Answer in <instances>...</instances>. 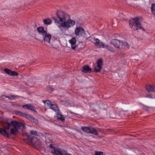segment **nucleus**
Masks as SVG:
<instances>
[{
    "instance_id": "23",
    "label": "nucleus",
    "mask_w": 155,
    "mask_h": 155,
    "mask_svg": "<svg viewBox=\"0 0 155 155\" xmlns=\"http://www.w3.org/2000/svg\"><path fill=\"white\" fill-rule=\"evenodd\" d=\"M11 125V123L10 124L8 122H6L5 124V125L4 126L3 129L7 130L9 129V127Z\"/></svg>"
},
{
    "instance_id": "13",
    "label": "nucleus",
    "mask_w": 155,
    "mask_h": 155,
    "mask_svg": "<svg viewBox=\"0 0 155 155\" xmlns=\"http://www.w3.org/2000/svg\"><path fill=\"white\" fill-rule=\"evenodd\" d=\"M64 151H61L56 149L52 150L51 152L53 155H64Z\"/></svg>"
},
{
    "instance_id": "27",
    "label": "nucleus",
    "mask_w": 155,
    "mask_h": 155,
    "mask_svg": "<svg viewBox=\"0 0 155 155\" xmlns=\"http://www.w3.org/2000/svg\"><path fill=\"white\" fill-rule=\"evenodd\" d=\"M45 105H47L50 108L51 106H52V104L49 100H46L45 101H43Z\"/></svg>"
},
{
    "instance_id": "14",
    "label": "nucleus",
    "mask_w": 155,
    "mask_h": 155,
    "mask_svg": "<svg viewBox=\"0 0 155 155\" xmlns=\"http://www.w3.org/2000/svg\"><path fill=\"white\" fill-rule=\"evenodd\" d=\"M37 31L39 32V33L42 36L44 35L45 34L47 33L46 30H44V28L42 27H39L37 28Z\"/></svg>"
},
{
    "instance_id": "36",
    "label": "nucleus",
    "mask_w": 155,
    "mask_h": 155,
    "mask_svg": "<svg viewBox=\"0 0 155 155\" xmlns=\"http://www.w3.org/2000/svg\"><path fill=\"white\" fill-rule=\"evenodd\" d=\"M145 109V110H148V108H146Z\"/></svg>"
},
{
    "instance_id": "30",
    "label": "nucleus",
    "mask_w": 155,
    "mask_h": 155,
    "mask_svg": "<svg viewBox=\"0 0 155 155\" xmlns=\"http://www.w3.org/2000/svg\"><path fill=\"white\" fill-rule=\"evenodd\" d=\"M10 100H12L15 98V97L14 95H12L10 97L6 96Z\"/></svg>"
},
{
    "instance_id": "20",
    "label": "nucleus",
    "mask_w": 155,
    "mask_h": 155,
    "mask_svg": "<svg viewBox=\"0 0 155 155\" xmlns=\"http://www.w3.org/2000/svg\"><path fill=\"white\" fill-rule=\"evenodd\" d=\"M18 129L12 128L10 129V133L9 134L10 135H17L18 132Z\"/></svg>"
},
{
    "instance_id": "16",
    "label": "nucleus",
    "mask_w": 155,
    "mask_h": 155,
    "mask_svg": "<svg viewBox=\"0 0 155 155\" xmlns=\"http://www.w3.org/2000/svg\"><path fill=\"white\" fill-rule=\"evenodd\" d=\"M76 42V40L75 38H72L71 39L69 40V42L71 44V48L73 49H75L76 46L75 43Z\"/></svg>"
},
{
    "instance_id": "1",
    "label": "nucleus",
    "mask_w": 155,
    "mask_h": 155,
    "mask_svg": "<svg viewBox=\"0 0 155 155\" xmlns=\"http://www.w3.org/2000/svg\"><path fill=\"white\" fill-rule=\"evenodd\" d=\"M56 17H52L54 22L58 24V27L66 29L73 27L75 25V21L69 18V16L64 12L61 10L57 11Z\"/></svg>"
},
{
    "instance_id": "32",
    "label": "nucleus",
    "mask_w": 155,
    "mask_h": 155,
    "mask_svg": "<svg viewBox=\"0 0 155 155\" xmlns=\"http://www.w3.org/2000/svg\"><path fill=\"white\" fill-rule=\"evenodd\" d=\"M94 40L95 41V42L94 43V44H97L100 41V40L98 38H94Z\"/></svg>"
},
{
    "instance_id": "5",
    "label": "nucleus",
    "mask_w": 155,
    "mask_h": 155,
    "mask_svg": "<svg viewBox=\"0 0 155 155\" xmlns=\"http://www.w3.org/2000/svg\"><path fill=\"white\" fill-rule=\"evenodd\" d=\"M14 112L16 115L25 117L32 122H37V120L35 119L30 114L24 113L21 111L18 110H15L14 111Z\"/></svg>"
},
{
    "instance_id": "34",
    "label": "nucleus",
    "mask_w": 155,
    "mask_h": 155,
    "mask_svg": "<svg viewBox=\"0 0 155 155\" xmlns=\"http://www.w3.org/2000/svg\"><path fill=\"white\" fill-rule=\"evenodd\" d=\"M64 155H71L70 154L67 153V152L65 151H64Z\"/></svg>"
},
{
    "instance_id": "33",
    "label": "nucleus",
    "mask_w": 155,
    "mask_h": 155,
    "mask_svg": "<svg viewBox=\"0 0 155 155\" xmlns=\"http://www.w3.org/2000/svg\"><path fill=\"white\" fill-rule=\"evenodd\" d=\"M47 89L48 90H50L51 92H52L54 90V89L53 88H51L50 87H48L47 88Z\"/></svg>"
},
{
    "instance_id": "10",
    "label": "nucleus",
    "mask_w": 155,
    "mask_h": 155,
    "mask_svg": "<svg viewBox=\"0 0 155 155\" xmlns=\"http://www.w3.org/2000/svg\"><path fill=\"white\" fill-rule=\"evenodd\" d=\"M4 71L6 74L12 76H17L18 75L17 72L12 71L8 68H5L4 69Z\"/></svg>"
},
{
    "instance_id": "24",
    "label": "nucleus",
    "mask_w": 155,
    "mask_h": 155,
    "mask_svg": "<svg viewBox=\"0 0 155 155\" xmlns=\"http://www.w3.org/2000/svg\"><path fill=\"white\" fill-rule=\"evenodd\" d=\"M151 9L152 14L155 16V4H152Z\"/></svg>"
},
{
    "instance_id": "37",
    "label": "nucleus",
    "mask_w": 155,
    "mask_h": 155,
    "mask_svg": "<svg viewBox=\"0 0 155 155\" xmlns=\"http://www.w3.org/2000/svg\"><path fill=\"white\" fill-rule=\"evenodd\" d=\"M98 130H100V129H98Z\"/></svg>"
},
{
    "instance_id": "2",
    "label": "nucleus",
    "mask_w": 155,
    "mask_h": 155,
    "mask_svg": "<svg viewBox=\"0 0 155 155\" xmlns=\"http://www.w3.org/2000/svg\"><path fill=\"white\" fill-rule=\"evenodd\" d=\"M110 43L118 48H129L130 47L129 45L126 42L120 41L116 39H112Z\"/></svg>"
},
{
    "instance_id": "22",
    "label": "nucleus",
    "mask_w": 155,
    "mask_h": 155,
    "mask_svg": "<svg viewBox=\"0 0 155 155\" xmlns=\"http://www.w3.org/2000/svg\"><path fill=\"white\" fill-rule=\"evenodd\" d=\"M43 21L44 24L49 25L51 24V20L50 18H47L44 19L43 20Z\"/></svg>"
},
{
    "instance_id": "35",
    "label": "nucleus",
    "mask_w": 155,
    "mask_h": 155,
    "mask_svg": "<svg viewBox=\"0 0 155 155\" xmlns=\"http://www.w3.org/2000/svg\"><path fill=\"white\" fill-rule=\"evenodd\" d=\"M146 97H149L150 98H152L153 97L151 95H148L146 96Z\"/></svg>"
},
{
    "instance_id": "8",
    "label": "nucleus",
    "mask_w": 155,
    "mask_h": 155,
    "mask_svg": "<svg viewBox=\"0 0 155 155\" xmlns=\"http://www.w3.org/2000/svg\"><path fill=\"white\" fill-rule=\"evenodd\" d=\"M11 125L14 128L18 130L21 127L23 128L25 126V124L22 122L17 121L15 120H12L11 122Z\"/></svg>"
},
{
    "instance_id": "29",
    "label": "nucleus",
    "mask_w": 155,
    "mask_h": 155,
    "mask_svg": "<svg viewBox=\"0 0 155 155\" xmlns=\"http://www.w3.org/2000/svg\"><path fill=\"white\" fill-rule=\"evenodd\" d=\"M103 152L95 151L94 155H103Z\"/></svg>"
},
{
    "instance_id": "25",
    "label": "nucleus",
    "mask_w": 155,
    "mask_h": 155,
    "mask_svg": "<svg viewBox=\"0 0 155 155\" xmlns=\"http://www.w3.org/2000/svg\"><path fill=\"white\" fill-rule=\"evenodd\" d=\"M95 45L98 48H104L105 45L102 42L100 41L97 44H95Z\"/></svg>"
},
{
    "instance_id": "28",
    "label": "nucleus",
    "mask_w": 155,
    "mask_h": 155,
    "mask_svg": "<svg viewBox=\"0 0 155 155\" xmlns=\"http://www.w3.org/2000/svg\"><path fill=\"white\" fill-rule=\"evenodd\" d=\"M30 133L31 134L35 135L36 136H38V134H37V131L35 130H30Z\"/></svg>"
},
{
    "instance_id": "4",
    "label": "nucleus",
    "mask_w": 155,
    "mask_h": 155,
    "mask_svg": "<svg viewBox=\"0 0 155 155\" xmlns=\"http://www.w3.org/2000/svg\"><path fill=\"white\" fill-rule=\"evenodd\" d=\"M27 140L29 144H32L37 147H40V141L37 137L32 136L31 134H29L28 136Z\"/></svg>"
},
{
    "instance_id": "31",
    "label": "nucleus",
    "mask_w": 155,
    "mask_h": 155,
    "mask_svg": "<svg viewBox=\"0 0 155 155\" xmlns=\"http://www.w3.org/2000/svg\"><path fill=\"white\" fill-rule=\"evenodd\" d=\"M49 147L51 149H53V150H56V149L55 147H54L52 144H50Z\"/></svg>"
},
{
    "instance_id": "17",
    "label": "nucleus",
    "mask_w": 155,
    "mask_h": 155,
    "mask_svg": "<svg viewBox=\"0 0 155 155\" xmlns=\"http://www.w3.org/2000/svg\"><path fill=\"white\" fill-rule=\"evenodd\" d=\"M6 130L3 128L0 129V133L5 137H8L9 136V133L6 131Z\"/></svg>"
},
{
    "instance_id": "15",
    "label": "nucleus",
    "mask_w": 155,
    "mask_h": 155,
    "mask_svg": "<svg viewBox=\"0 0 155 155\" xmlns=\"http://www.w3.org/2000/svg\"><path fill=\"white\" fill-rule=\"evenodd\" d=\"M81 71L85 73H90L92 72V69L90 68L88 65H85L83 66Z\"/></svg>"
},
{
    "instance_id": "7",
    "label": "nucleus",
    "mask_w": 155,
    "mask_h": 155,
    "mask_svg": "<svg viewBox=\"0 0 155 155\" xmlns=\"http://www.w3.org/2000/svg\"><path fill=\"white\" fill-rule=\"evenodd\" d=\"M75 33L79 37H84L86 35L85 31L83 28L81 27H77L76 28Z\"/></svg>"
},
{
    "instance_id": "26",
    "label": "nucleus",
    "mask_w": 155,
    "mask_h": 155,
    "mask_svg": "<svg viewBox=\"0 0 155 155\" xmlns=\"http://www.w3.org/2000/svg\"><path fill=\"white\" fill-rule=\"evenodd\" d=\"M56 116L58 119L61 120L62 121H63L64 120L63 116L61 114L58 113L57 114Z\"/></svg>"
},
{
    "instance_id": "21",
    "label": "nucleus",
    "mask_w": 155,
    "mask_h": 155,
    "mask_svg": "<svg viewBox=\"0 0 155 155\" xmlns=\"http://www.w3.org/2000/svg\"><path fill=\"white\" fill-rule=\"evenodd\" d=\"M51 105L52 106H51L50 108V109L53 110L56 112L57 111L58 112L59 110H58V107L57 105L52 104ZM57 113H58V112Z\"/></svg>"
},
{
    "instance_id": "18",
    "label": "nucleus",
    "mask_w": 155,
    "mask_h": 155,
    "mask_svg": "<svg viewBox=\"0 0 155 155\" xmlns=\"http://www.w3.org/2000/svg\"><path fill=\"white\" fill-rule=\"evenodd\" d=\"M146 88L148 92H154V87L150 84L147 85Z\"/></svg>"
},
{
    "instance_id": "19",
    "label": "nucleus",
    "mask_w": 155,
    "mask_h": 155,
    "mask_svg": "<svg viewBox=\"0 0 155 155\" xmlns=\"http://www.w3.org/2000/svg\"><path fill=\"white\" fill-rule=\"evenodd\" d=\"M106 48L108 51H110L112 52H114L115 51L114 48L107 44L105 45L104 48Z\"/></svg>"
},
{
    "instance_id": "9",
    "label": "nucleus",
    "mask_w": 155,
    "mask_h": 155,
    "mask_svg": "<svg viewBox=\"0 0 155 155\" xmlns=\"http://www.w3.org/2000/svg\"><path fill=\"white\" fill-rule=\"evenodd\" d=\"M97 66L94 68V71L95 72H99L102 69V66L103 65L102 59L101 58L98 59L97 61Z\"/></svg>"
},
{
    "instance_id": "11",
    "label": "nucleus",
    "mask_w": 155,
    "mask_h": 155,
    "mask_svg": "<svg viewBox=\"0 0 155 155\" xmlns=\"http://www.w3.org/2000/svg\"><path fill=\"white\" fill-rule=\"evenodd\" d=\"M43 41L45 43H48L51 44L50 41L51 38V35L50 34L47 33L43 35Z\"/></svg>"
},
{
    "instance_id": "12",
    "label": "nucleus",
    "mask_w": 155,
    "mask_h": 155,
    "mask_svg": "<svg viewBox=\"0 0 155 155\" xmlns=\"http://www.w3.org/2000/svg\"><path fill=\"white\" fill-rule=\"evenodd\" d=\"M22 107L24 109H26L35 112L36 111L35 107L31 104H26L23 105Z\"/></svg>"
},
{
    "instance_id": "3",
    "label": "nucleus",
    "mask_w": 155,
    "mask_h": 155,
    "mask_svg": "<svg viewBox=\"0 0 155 155\" xmlns=\"http://www.w3.org/2000/svg\"><path fill=\"white\" fill-rule=\"evenodd\" d=\"M129 25L134 30L136 31L142 29L145 31L144 28L141 27V25L138 18H132L129 21Z\"/></svg>"
},
{
    "instance_id": "6",
    "label": "nucleus",
    "mask_w": 155,
    "mask_h": 155,
    "mask_svg": "<svg viewBox=\"0 0 155 155\" xmlns=\"http://www.w3.org/2000/svg\"><path fill=\"white\" fill-rule=\"evenodd\" d=\"M81 129L84 132L87 133H91L95 135H98L97 130L93 128L86 127H82Z\"/></svg>"
}]
</instances>
